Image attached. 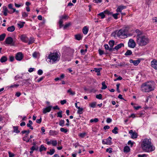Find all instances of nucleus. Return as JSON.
<instances>
[{
  "instance_id": "nucleus-21",
  "label": "nucleus",
  "mask_w": 157,
  "mask_h": 157,
  "mask_svg": "<svg viewBox=\"0 0 157 157\" xmlns=\"http://www.w3.org/2000/svg\"><path fill=\"white\" fill-rule=\"evenodd\" d=\"M13 132L18 133L20 131L18 130V126H13Z\"/></svg>"
},
{
  "instance_id": "nucleus-30",
  "label": "nucleus",
  "mask_w": 157,
  "mask_h": 157,
  "mask_svg": "<svg viewBox=\"0 0 157 157\" xmlns=\"http://www.w3.org/2000/svg\"><path fill=\"white\" fill-rule=\"evenodd\" d=\"M69 17L67 15H64V16H61L59 17V20H61L63 21V19H68Z\"/></svg>"
},
{
  "instance_id": "nucleus-37",
  "label": "nucleus",
  "mask_w": 157,
  "mask_h": 157,
  "mask_svg": "<svg viewBox=\"0 0 157 157\" xmlns=\"http://www.w3.org/2000/svg\"><path fill=\"white\" fill-rule=\"evenodd\" d=\"M39 55V53L36 52H34L33 54V56L34 58H37Z\"/></svg>"
},
{
  "instance_id": "nucleus-48",
  "label": "nucleus",
  "mask_w": 157,
  "mask_h": 157,
  "mask_svg": "<svg viewBox=\"0 0 157 157\" xmlns=\"http://www.w3.org/2000/svg\"><path fill=\"white\" fill-rule=\"evenodd\" d=\"M34 42V40L33 38L31 37L30 39H29V40L28 42V44H32Z\"/></svg>"
},
{
  "instance_id": "nucleus-13",
  "label": "nucleus",
  "mask_w": 157,
  "mask_h": 157,
  "mask_svg": "<svg viewBox=\"0 0 157 157\" xmlns=\"http://www.w3.org/2000/svg\"><path fill=\"white\" fill-rule=\"evenodd\" d=\"M129 61L131 63H133L135 66H137L140 62L139 60H133L132 59H130Z\"/></svg>"
},
{
  "instance_id": "nucleus-4",
  "label": "nucleus",
  "mask_w": 157,
  "mask_h": 157,
  "mask_svg": "<svg viewBox=\"0 0 157 157\" xmlns=\"http://www.w3.org/2000/svg\"><path fill=\"white\" fill-rule=\"evenodd\" d=\"M136 42L139 45L143 46L146 45L149 42V39L144 36H136Z\"/></svg>"
},
{
  "instance_id": "nucleus-3",
  "label": "nucleus",
  "mask_w": 157,
  "mask_h": 157,
  "mask_svg": "<svg viewBox=\"0 0 157 157\" xmlns=\"http://www.w3.org/2000/svg\"><path fill=\"white\" fill-rule=\"evenodd\" d=\"M154 83L147 82L143 83L141 86L142 90L145 92H148L154 90Z\"/></svg>"
},
{
  "instance_id": "nucleus-2",
  "label": "nucleus",
  "mask_w": 157,
  "mask_h": 157,
  "mask_svg": "<svg viewBox=\"0 0 157 157\" xmlns=\"http://www.w3.org/2000/svg\"><path fill=\"white\" fill-rule=\"evenodd\" d=\"M46 57L47 58L46 59L47 61L52 64L59 60L60 56L57 51L53 53L51 52L50 54L48 55V56H46Z\"/></svg>"
},
{
  "instance_id": "nucleus-46",
  "label": "nucleus",
  "mask_w": 157,
  "mask_h": 157,
  "mask_svg": "<svg viewBox=\"0 0 157 157\" xmlns=\"http://www.w3.org/2000/svg\"><path fill=\"white\" fill-rule=\"evenodd\" d=\"M86 134V132L80 133L79 134V136L81 138H83L85 136Z\"/></svg>"
},
{
  "instance_id": "nucleus-64",
  "label": "nucleus",
  "mask_w": 157,
  "mask_h": 157,
  "mask_svg": "<svg viewBox=\"0 0 157 157\" xmlns=\"http://www.w3.org/2000/svg\"><path fill=\"white\" fill-rule=\"evenodd\" d=\"M138 157H146L147 156V155L145 154H144L143 155H138Z\"/></svg>"
},
{
  "instance_id": "nucleus-31",
  "label": "nucleus",
  "mask_w": 157,
  "mask_h": 157,
  "mask_svg": "<svg viewBox=\"0 0 157 157\" xmlns=\"http://www.w3.org/2000/svg\"><path fill=\"white\" fill-rule=\"evenodd\" d=\"M64 120H61L59 122V124L62 127H63L64 125Z\"/></svg>"
},
{
  "instance_id": "nucleus-49",
  "label": "nucleus",
  "mask_w": 157,
  "mask_h": 157,
  "mask_svg": "<svg viewBox=\"0 0 157 157\" xmlns=\"http://www.w3.org/2000/svg\"><path fill=\"white\" fill-rule=\"evenodd\" d=\"M101 68H94V69L95 71L96 72H100V71L102 70Z\"/></svg>"
},
{
  "instance_id": "nucleus-11",
  "label": "nucleus",
  "mask_w": 157,
  "mask_h": 157,
  "mask_svg": "<svg viewBox=\"0 0 157 157\" xmlns=\"http://www.w3.org/2000/svg\"><path fill=\"white\" fill-rule=\"evenodd\" d=\"M129 133L131 134L132 138L133 139L136 138L137 137V134L135 132H134L132 130L129 131Z\"/></svg>"
},
{
  "instance_id": "nucleus-42",
  "label": "nucleus",
  "mask_w": 157,
  "mask_h": 157,
  "mask_svg": "<svg viewBox=\"0 0 157 157\" xmlns=\"http://www.w3.org/2000/svg\"><path fill=\"white\" fill-rule=\"evenodd\" d=\"M135 32L137 34V36H141L140 35L142 33L138 29L136 30Z\"/></svg>"
},
{
  "instance_id": "nucleus-58",
  "label": "nucleus",
  "mask_w": 157,
  "mask_h": 157,
  "mask_svg": "<svg viewBox=\"0 0 157 157\" xmlns=\"http://www.w3.org/2000/svg\"><path fill=\"white\" fill-rule=\"evenodd\" d=\"M115 49L114 48H113V47H109V49L108 50L110 52H112Z\"/></svg>"
},
{
  "instance_id": "nucleus-63",
  "label": "nucleus",
  "mask_w": 157,
  "mask_h": 157,
  "mask_svg": "<svg viewBox=\"0 0 157 157\" xmlns=\"http://www.w3.org/2000/svg\"><path fill=\"white\" fill-rule=\"evenodd\" d=\"M8 153L9 157H13L14 156V155L13 154L11 153L10 152H9Z\"/></svg>"
},
{
  "instance_id": "nucleus-35",
  "label": "nucleus",
  "mask_w": 157,
  "mask_h": 157,
  "mask_svg": "<svg viewBox=\"0 0 157 157\" xmlns=\"http://www.w3.org/2000/svg\"><path fill=\"white\" fill-rule=\"evenodd\" d=\"M102 87L101 89L102 90L106 89L107 88V86L105 85V82H103L101 83Z\"/></svg>"
},
{
  "instance_id": "nucleus-32",
  "label": "nucleus",
  "mask_w": 157,
  "mask_h": 157,
  "mask_svg": "<svg viewBox=\"0 0 157 157\" xmlns=\"http://www.w3.org/2000/svg\"><path fill=\"white\" fill-rule=\"evenodd\" d=\"M6 35L5 33H3L0 35V41L3 40L6 36Z\"/></svg>"
},
{
  "instance_id": "nucleus-26",
  "label": "nucleus",
  "mask_w": 157,
  "mask_h": 157,
  "mask_svg": "<svg viewBox=\"0 0 157 157\" xmlns=\"http://www.w3.org/2000/svg\"><path fill=\"white\" fill-rule=\"evenodd\" d=\"M88 31V29L86 26H85L82 29V32L84 34H87Z\"/></svg>"
},
{
  "instance_id": "nucleus-54",
  "label": "nucleus",
  "mask_w": 157,
  "mask_h": 157,
  "mask_svg": "<svg viewBox=\"0 0 157 157\" xmlns=\"http://www.w3.org/2000/svg\"><path fill=\"white\" fill-rule=\"evenodd\" d=\"M96 105V103L95 102H93L90 104V106L92 108H94L95 107Z\"/></svg>"
},
{
  "instance_id": "nucleus-55",
  "label": "nucleus",
  "mask_w": 157,
  "mask_h": 157,
  "mask_svg": "<svg viewBox=\"0 0 157 157\" xmlns=\"http://www.w3.org/2000/svg\"><path fill=\"white\" fill-rule=\"evenodd\" d=\"M104 13L106 14H107L108 15H113L112 13L111 12H109L108 10H105L104 11Z\"/></svg>"
},
{
  "instance_id": "nucleus-44",
  "label": "nucleus",
  "mask_w": 157,
  "mask_h": 157,
  "mask_svg": "<svg viewBox=\"0 0 157 157\" xmlns=\"http://www.w3.org/2000/svg\"><path fill=\"white\" fill-rule=\"evenodd\" d=\"M62 112L61 110H60L57 113V117L61 118L62 117Z\"/></svg>"
},
{
  "instance_id": "nucleus-7",
  "label": "nucleus",
  "mask_w": 157,
  "mask_h": 157,
  "mask_svg": "<svg viewBox=\"0 0 157 157\" xmlns=\"http://www.w3.org/2000/svg\"><path fill=\"white\" fill-rule=\"evenodd\" d=\"M13 5L11 3H10L8 4V7L9 8L10 10H13V11L12 12H10V13L11 14L12 13L15 12L16 14H18L19 13V11L18 10H16V9L15 8H13Z\"/></svg>"
},
{
  "instance_id": "nucleus-61",
  "label": "nucleus",
  "mask_w": 157,
  "mask_h": 157,
  "mask_svg": "<svg viewBox=\"0 0 157 157\" xmlns=\"http://www.w3.org/2000/svg\"><path fill=\"white\" fill-rule=\"evenodd\" d=\"M128 144L129 145H130L131 147H132L134 144V142H132L131 140H129Z\"/></svg>"
},
{
  "instance_id": "nucleus-43",
  "label": "nucleus",
  "mask_w": 157,
  "mask_h": 157,
  "mask_svg": "<svg viewBox=\"0 0 157 157\" xmlns=\"http://www.w3.org/2000/svg\"><path fill=\"white\" fill-rule=\"evenodd\" d=\"M98 119L97 118H95L94 119H91L90 121V122L91 123H93L94 122L96 123V122H98Z\"/></svg>"
},
{
  "instance_id": "nucleus-18",
  "label": "nucleus",
  "mask_w": 157,
  "mask_h": 157,
  "mask_svg": "<svg viewBox=\"0 0 157 157\" xmlns=\"http://www.w3.org/2000/svg\"><path fill=\"white\" fill-rule=\"evenodd\" d=\"M49 133L50 135L54 136L57 135L58 133V132L55 130H50Z\"/></svg>"
},
{
  "instance_id": "nucleus-14",
  "label": "nucleus",
  "mask_w": 157,
  "mask_h": 157,
  "mask_svg": "<svg viewBox=\"0 0 157 157\" xmlns=\"http://www.w3.org/2000/svg\"><path fill=\"white\" fill-rule=\"evenodd\" d=\"M20 39L22 41L25 43H27L29 40L28 38L24 35L21 36Z\"/></svg>"
},
{
  "instance_id": "nucleus-6",
  "label": "nucleus",
  "mask_w": 157,
  "mask_h": 157,
  "mask_svg": "<svg viewBox=\"0 0 157 157\" xmlns=\"http://www.w3.org/2000/svg\"><path fill=\"white\" fill-rule=\"evenodd\" d=\"M5 42L7 44L10 45L11 46H14L15 41L11 37H8L6 39Z\"/></svg>"
},
{
  "instance_id": "nucleus-17",
  "label": "nucleus",
  "mask_w": 157,
  "mask_h": 157,
  "mask_svg": "<svg viewBox=\"0 0 157 157\" xmlns=\"http://www.w3.org/2000/svg\"><path fill=\"white\" fill-rule=\"evenodd\" d=\"M124 46V44L123 43H120L119 44L116 46L114 48L115 50H118L119 49L121 48L122 47Z\"/></svg>"
},
{
  "instance_id": "nucleus-59",
  "label": "nucleus",
  "mask_w": 157,
  "mask_h": 157,
  "mask_svg": "<svg viewBox=\"0 0 157 157\" xmlns=\"http://www.w3.org/2000/svg\"><path fill=\"white\" fill-rule=\"evenodd\" d=\"M3 12H7L8 13H9V12L8 11V9L7 8V7L6 6H3Z\"/></svg>"
},
{
  "instance_id": "nucleus-8",
  "label": "nucleus",
  "mask_w": 157,
  "mask_h": 157,
  "mask_svg": "<svg viewBox=\"0 0 157 157\" xmlns=\"http://www.w3.org/2000/svg\"><path fill=\"white\" fill-rule=\"evenodd\" d=\"M129 47L133 48L136 46V43L133 39H130L129 40L128 43Z\"/></svg>"
},
{
  "instance_id": "nucleus-24",
  "label": "nucleus",
  "mask_w": 157,
  "mask_h": 157,
  "mask_svg": "<svg viewBox=\"0 0 157 157\" xmlns=\"http://www.w3.org/2000/svg\"><path fill=\"white\" fill-rule=\"evenodd\" d=\"M22 140L23 141H25L27 143L30 141L32 142V140H30V139H29V138L27 137V136H25L23 137Z\"/></svg>"
},
{
  "instance_id": "nucleus-52",
  "label": "nucleus",
  "mask_w": 157,
  "mask_h": 157,
  "mask_svg": "<svg viewBox=\"0 0 157 157\" xmlns=\"http://www.w3.org/2000/svg\"><path fill=\"white\" fill-rule=\"evenodd\" d=\"M102 95L101 94H99L96 95V98L99 99H102Z\"/></svg>"
},
{
  "instance_id": "nucleus-12",
  "label": "nucleus",
  "mask_w": 157,
  "mask_h": 157,
  "mask_svg": "<svg viewBox=\"0 0 157 157\" xmlns=\"http://www.w3.org/2000/svg\"><path fill=\"white\" fill-rule=\"evenodd\" d=\"M151 65L152 67L157 70V61L154 60L151 61Z\"/></svg>"
},
{
  "instance_id": "nucleus-15",
  "label": "nucleus",
  "mask_w": 157,
  "mask_h": 157,
  "mask_svg": "<svg viewBox=\"0 0 157 157\" xmlns=\"http://www.w3.org/2000/svg\"><path fill=\"white\" fill-rule=\"evenodd\" d=\"M126 7L125 6H119L116 10L117 12H121L122 10L126 8Z\"/></svg>"
},
{
  "instance_id": "nucleus-57",
  "label": "nucleus",
  "mask_w": 157,
  "mask_h": 157,
  "mask_svg": "<svg viewBox=\"0 0 157 157\" xmlns=\"http://www.w3.org/2000/svg\"><path fill=\"white\" fill-rule=\"evenodd\" d=\"M118 13H116L115 14H113L112 15L113 17L116 19H117V15H118Z\"/></svg>"
},
{
  "instance_id": "nucleus-5",
  "label": "nucleus",
  "mask_w": 157,
  "mask_h": 157,
  "mask_svg": "<svg viewBox=\"0 0 157 157\" xmlns=\"http://www.w3.org/2000/svg\"><path fill=\"white\" fill-rule=\"evenodd\" d=\"M117 36H123L124 38L127 37L129 35L128 29L126 28L120 30L117 33Z\"/></svg>"
},
{
  "instance_id": "nucleus-23",
  "label": "nucleus",
  "mask_w": 157,
  "mask_h": 157,
  "mask_svg": "<svg viewBox=\"0 0 157 157\" xmlns=\"http://www.w3.org/2000/svg\"><path fill=\"white\" fill-rule=\"evenodd\" d=\"M7 57L6 56H4L1 57V59H0V61L1 63H4L7 61Z\"/></svg>"
},
{
  "instance_id": "nucleus-28",
  "label": "nucleus",
  "mask_w": 157,
  "mask_h": 157,
  "mask_svg": "<svg viewBox=\"0 0 157 157\" xmlns=\"http://www.w3.org/2000/svg\"><path fill=\"white\" fill-rule=\"evenodd\" d=\"M115 41L113 40H110L109 42V44L110 47H113L114 45Z\"/></svg>"
},
{
  "instance_id": "nucleus-53",
  "label": "nucleus",
  "mask_w": 157,
  "mask_h": 157,
  "mask_svg": "<svg viewBox=\"0 0 157 157\" xmlns=\"http://www.w3.org/2000/svg\"><path fill=\"white\" fill-rule=\"evenodd\" d=\"M63 21L61 20H59V24L60 28H61L63 26Z\"/></svg>"
},
{
  "instance_id": "nucleus-40",
  "label": "nucleus",
  "mask_w": 157,
  "mask_h": 157,
  "mask_svg": "<svg viewBox=\"0 0 157 157\" xmlns=\"http://www.w3.org/2000/svg\"><path fill=\"white\" fill-rule=\"evenodd\" d=\"M60 131H61V132H63L65 133H67L68 131L67 129H65L64 128H60Z\"/></svg>"
},
{
  "instance_id": "nucleus-39",
  "label": "nucleus",
  "mask_w": 157,
  "mask_h": 157,
  "mask_svg": "<svg viewBox=\"0 0 157 157\" xmlns=\"http://www.w3.org/2000/svg\"><path fill=\"white\" fill-rule=\"evenodd\" d=\"M30 132V131L28 130H23L21 132V133L23 134L25 133L26 135H28Z\"/></svg>"
},
{
  "instance_id": "nucleus-9",
  "label": "nucleus",
  "mask_w": 157,
  "mask_h": 157,
  "mask_svg": "<svg viewBox=\"0 0 157 157\" xmlns=\"http://www.w3.org/2000/svg\"><path fill=\"white\" fill-rule=\"evenodd\" d=\"M23 55L21 52H19L17 53L16 55L15 59L18 61H21L23 58Z\"/></svg>"
},
{
  "instance_id": "nucleus-1",
  "label": "nucleus",
  "mask_w": 157,
  "mask_h": 157,
  "mask_svg": "<svg viewBox=\"0 0 157 157\" xmlns=\"http://www.w3.org/2000/svg\"><path fill=\"white\" fill-rule=\"evenodd\" d=\"M141 147L144 151L148 152L153 151L155 149L151 143L150 139H144L141 144Z\"/></svg>"
},
{
  "instance_id": "nucleus-41",
  "label": "nucleus",
  "mask_w": 157,
  "mask_h": 157,
  "mask_svg": "<svg viewBox=\"0 0 157 157\" xmlns=\"http://www.w3.org/2000/svg\"><path fill=\"white\" fill-rule=\"evenodd\" d=\"M25 23V22H20V23L17 24V25L18 26L20 27V28H21L23 27Z\"/></svg>"
},
{
  "instance_id": "nucleus-56",
  "label": "nucleus",
  "mask_w": 157,
  "mask_h": 157,
  "mask_svg": "<svg viewBox=\"0 0 157 157\" xmlns=\"http://www.w3.org/2000/svg\"><path fill=\"white\" fill-rule=\"evenodd\" d=\"M112 149L111 148H108L106 149V151L109 153H111L112 151Z\"/></svg>"
},
{
  "instance_id": "nucleus-45",
  "label": "nucleus",
  "mask_w": 157,
  "mask_h": 157,
  "mask_svg": "<svg viewBox=\"0 0 157 157\" xmlns=\"http://www.w3.org/2000/svg\"><path fill=\"white\" fill-rule=\"evenodd\" d=\"M67 92L69 93L70 94L72 95H74L75 94V92L72 91L71 89L67 90Z\"/></svg>"
},
{
  "instance_id": "nucleus-36",
  "label": "nucleus",
  "mask_w": 157,
  "mask_h": 157,
  "mask_svg": "<svg viewBox=\"0 0 157 157\" xmlns=\"http://www.w3.org/2000/svg\"><path fill=\"white\" fill-rule=\"evenodd\" d=\"M14 5L16 7L19 8L20 7L23 6L24 5V4L21 3H20L19 4H17L16 3H15Z\"/></svg>"
},
{
  "instance_id": "nucleus-19",
  "label": "nucleus",
  "mask_w": 157,
  "mask_h": 157,
  "mask_svg": "<svg viewBox=\"0 0 157 157\" xmlns=\"http://www.w3.org/2000/svg\"><path fill=\"white\" fill-rule=\"evenodd\" d=\"M105 14L104 12H101L98 14V17L99 18L101 19H103L105 17Z\"/></svg>"
},
{
  "instance_id": "nucleus-47",
  "label": "nucleus",
  "mask_w": 157,
  "mask_h": 157,
  "mask_svg": "<svg viewBox=\"0 0 157 157\" xmlns=\"http://www.w3.org/2000/svg\"><path fill=\"white\" fill-rule=\"evenodd\" d=\"M57 143L56 140H52V144L53 146H56L57 144Z\"/></svg>"
},
{
  "instance_id": "nucleus-34",
  "label": "nucleus",
  "mask_w": 157,
  "mask_h": 157,
  "mask_svg": "<svg viewBox=\"0 0 157 157\" xmlns=\"http://www.w3.org/2000/svg\"><path fill=\"white\" fill-rule=\"evenodd\" d=\"M132 54V51L131 50H128L127 51L124 55L125 56H129L131 55Z\"/></svg>"
},
{
  "instance_id": "nucleus-50",
  "label": "nucleus",
  "mask_w": 157,
  "mask_h": 157,
  "mask_svg": "<svg viewBox=\"0 0 157 157\" xmlns=\"http://www.w3.org/2000/svg\"><path fill=\"white\" fill-rule=\"evenodd\" d=\"M71 25V23L69 22L66 24L64 26L63 29H66L67 28L69 27Z\"/></svg>"
},
{
  "instance_id": "nucleus-20",
  "label": "nucleus",
  "mask_w": 157,
  "mask_h": 157,
  "mask_svg": "<svg viewBox=\"0 0 157 157\" xmlns=\"http://www.w3.org/2000/svg\"><path fill=\"white\" fill-rule=\"evenodd\" d=\"M15 29V27L14 26L12 25L8 27L7 29V30L10 32H13Z\"/></svg>"
},
{
  "instance_id": "nucleus-10",
  "label": "nucleus",
  "mask_w": 157,
  "mask_h": 157,
  "mask_svg": "<svg viewBox=\"0 0 157 157\" xmlns=\"http://www.w3.org/2000/svg\"><path fill=\"white\" fill-rule=\"evenodd\" d=\"M52 107V106H49L46 108H44L43 110V113L45 114L49 112L51 110Z\"/></svg>"
},
{
  "instance_id": "nucleus-25",
  "label": "nucleus",
  "mask_w": 157,
  "mask_h": 157,
  "mask_svg": "<svg viewBox=\"0 0 157 157\" xmlns=\"http://www.w3.org/2000/svg\"><path fill=\"white\" fill-rule=\"evenodd\" d=\"M130 151V148L128 146H125L124 149V151L125 153H127Z\"/></svg>"
},
{
  "instance_id": "nucleus-33",
  "label": "nucleus",
  "mask_w": 157,
  "mask_h": 157,
  "mask_svg": "<svg viewBox=\"0 0 157 157\" xmlns=\"http://www.w3.org/2000/svg\"><path fill=\"white\" fill-rule=\"evenodd\" d=\"M118 130V128L117 127H114V128L112 130V132L113 133L116 134L118 133V132L117 131Z\"/></svg>"
},
{
  "instance_id": "nucleus-27",
  "label": "nucleus",
  "mask_w": 157,
  "mask_h": 157,
  "mask_svg": "<svg viewBox=\"0 0 157 157\" xmlns=\"http://www.w3.org/2000/svg\"><path fill=\"white\" fill-rule=\"evenodd\" d=\"M55 152V150L54 149H50V151H47V153L48 154H49L51 155H52Z\"/></svg>"
},
{
  "instance_id": "nucleus-16",
  "label": "nucleus",
  "mask_w": 157,
  "mask_h": 157,
  "mask_svg": "<svg viewBox=\"0 0 157 157\" xmlns=\"http://www.w3.org/2000/svg\"><path fill=\"white\" fill-rule=\"evenodd\" d=\"M75 39L76 40H81L82 37V34H78L75 35Z\"/></svg>"
},
{
  "instance_id": "nucleus-38",
  "label": "nucleus",
  "mask_w": 157,
  "mask_h": 157,
  "mask_svg": "<svg viewBox=\"0 0 157 157\" xmlns=\"http://www.w3.org/2000/svg\"><path fill=\"white\" fill-rule=\"evenodd\" d=\"M78 109L77 111L78 113L79 114H82V113L83 109L80 107H78Z\"/></svg>"
},
{
  "instance_id": "nucleus-62",
  "label": "nucleus",
  "mask_w": 157,
  "mask_h": 157,
  "mask_svg": "<svg viewBox=\"0 0 157 157\" xmlns=\"http://www.w3.org/2000/svg\"><path fill=\"white\" fill-rule=\"evenodd\" d=\"M43 72L40 69L38 71L37 73L39 75H41L43 74Z\"/></svg>"
},
{
  "instance_id": "nucleus-22",
  "label": "nucleus",
  "mask_w": 157,
  "mask_h": 157,
  "mask_svg": "<svg viewBox=\"0 0 157 157\" xmlns=\"http://www.w3.org/2000/svg\"><path fill=\"white\" fill-rule=\"evenodd\" d=\"M111 138L109 136L107 139H105L107 141V144L108 145H111L112 143L111 141Z\"/></svg>"
},
{
  "instance_id": "nucleus-29",
  "label": "nucleus",
  "mask_w": 157,
  "mask_h": 157,
  "mask_svg": "<svg viewBox=\"0 0 157 157\" xmlns=\"http://www.w3.org/2000/svg\"><path fill=\"white\" fill-rule=\"evenodd\" d=\"M47 150V148L45 147L43 145H41L40 148V151L41 152L43 151H46Z\"/></svg>"
},
{
  "instance_id": "nucleus-60",
  "label": "nucleus",
  "mask_w": 157,
  "mask_h": 157,
  "mask_svg": "<svg viewBox=\"0 0 157 157\" xmlns=\"http://www.w3.org/2000/svg\"><path fill=\"white\" fill-rule=\"evenodd\" d=\"M98 52L100 55H102L104 54V51L100 49H99Z\"/></svg>"
},
{
  "instance_id": "nucleus-51",
  "label": "nucleus",
  "mask_w": 157,
  "mask_h": 157,
  "mask_svg": "<svg viewBox=\"0 0 157 157\" xmlns=\"http://www.w3.org/2000/svg\"><path fill=\"white\" fill-rule=\"evenodd\" d=\"M28 16V14L25 12H24L22 13V16L23 18H25Z\"/></svg>"
}]
</instances>
